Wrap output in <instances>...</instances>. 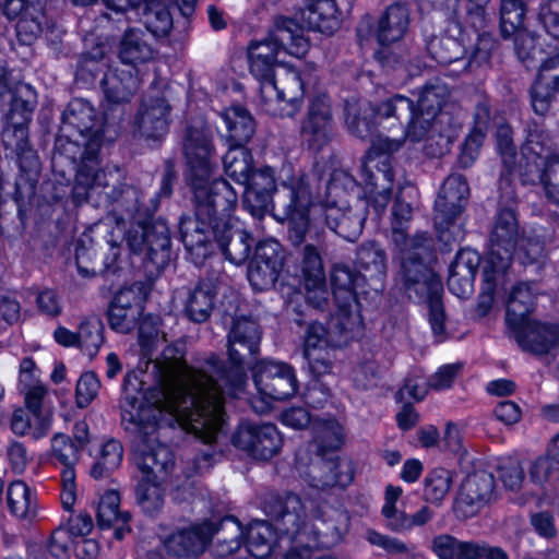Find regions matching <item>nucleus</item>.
Here are the masks:
<instances>
[{"instance_id":"44","label":"nucleus","mask_w":559,"mask_h":559,"mask_svg":"<svg viewBox=\"0 0 559 559\" xmlns=\"http://www.w3.org/2000/svg\"><path fill=\"white\" fill-rule=\"evenodd\" d=\"M229 148L223 157V166L227 176L237 183L249 182L253 170V158L251 152L242 144H228Z\"/></svg>"},{"instance_id":"22","label":"nucleus","mask_w":559,"mask_h":559,"mask_svg":"<svg viewBox=\"0 0 559 559\" xmlns=\"http://www.w3.org/2000/svg\"><path fill=\"white\" fill-rule=\"evenodd\" d=\"M516 237L518 222L514 213L501 210L490 234L489 251L484 263L498 266L500 272L510 270Z\"/></svg>"},{"instance_id":"48","label":"nucleus","mask_w":559,"mask_h":559,"mask_svg":"<svg viewBox=\"0 0 559 559\" xmlns=\"http://www.w3.org/2000/svg\"><path fill=\"white\" fill-rule=\"evenodd\" d=\"M122 457L123 449L119 441L109 439L103 442L90 471L91 476L95 479L106 477L120 466Z\"/></svg>"},{"instance_id":"3","label":"nucleus","mask_w":559,"mask_h":559,"mask_svg":"<svg viewBox=\"0 0 559 559\" xmlns=\"http://www.w3.org/2000/svg\"><path fill=\"white\" fill-rule=\"evenodd\" d=\"M183 151L189 167V182L199 215L227 225L238 200L237 192L223 178L211 180L216 164L210 128L200 122L188 128Z\"/></svg>"},{"instance_id":"5","label":"nucleus","mask_w":559,"mask_h":559,"mask_svg":"<svg viewBox=\"0 0 559 559\" xmlns=\"http://www.w3.org/2000/svg\"><path fill=\"white\" fill-rule=\"evenodd\" d=\"M277 504L267 512L278 518L280 542L292 535L295 543L285 559H312V548H330L338 544L347 532L348 519L343 512L330 509L323 513L326 518L317 516L312 523L304 521L301 524L304 504L298 496L288 493Z\"/></svg>"},{"instance_id":"40","label":"nucleus","mask_w":559,"mask_h":559,"mask_svg":"<svg viewBox=\"0 0 559 559\" xmlns=\"http://www.w3.org/2000/svg\"><path fill=\"white\" fill-rule=\"evenodd\" d=\"M216 241L227 260L241 264L249 258L253 238L245 230L231 229L228 221L226 226L221 225Z\"/></svg>"},{"instance_id":"58","label":"nucleus","mask_w":559,"mask_h":559,"mask_svg":"<svg viewBox=\"0 0 559 559\" xmlns=\"http://www.w3.org/2000/svg\"><path fill=\"white\" fill-rule=\"evenodd\" d=\"M525 12V4L522 0H501L500 28L504 38L513 36L514 33L523 28Z\"/></svg>"},{"instance_id":"2","label":"nucleus","mask_w":559,"mask_h":559,"mask_svg":"<svg viewBox=\"0 0 559 559\" xmlns=\"http://www.w3.org/2000/svg\"><path fill=\"white\" fill-rule=\"evenodd\" d=\"M261 330L259 324L247 317H237L228 332V360L230 367L216 356L211 355L202 367L194 368L187 365L179 345L167 347L163 359L156 362L152 372L157 379H176L190 377L197 380L194 384H218L226 381L233 384L243 374V357L237 345L246 348L250 355L259 353Z\"/></svg>"},{"instance_id":"39","label":"nucleus","mask_w":559,"mask_h":559,"mask_svg":"<svg viewBox=\"0 0 559 559\" xmlns=\"http://www.w3.org/2000/svg\"><path fill=\"white\" fill-rule=\"evenodd\" d=\"M488 2L468 0L465 10H462L460 0H444V11L448 19L454 23L459 29L469 26L476 32L483 31L488 23L486 5Z\"/></svg>"},{"instance_id":"14","label":"nucleus","mask_w":559,"mask_h":559,"mask_svg":"<svg viewBox=\"0 0 559 559\" xmlns=\"http://www.w3.org/2000/svg\"><path fill=\"white\" fill-rule=\"evenodd\" d=\"M260 94L265 111L274 116H293L304 97V82L296 70L286 69L276 80L264 81Z\"/></svg>"},{"instance_id":"29","label":"nucleus","mask_w":559,"mask_h":559,"mask_svg":"<svg viewBox=\"0 0 559 559\" xmlns=\"http://www.w3.org/2000/svg\"><path fill=\"white\" fill-rule=\"evenodd\" d=\"M44 0H5L3 13L17 19L16 36L21 44L31 45L43 32L45 21Z\"/></svg>"},{"instance_id":"64","label":"nucleus","mask_w":559,"mask_h":559,"mask_svg":"<svg viewBox=\"0 0 559 559\" xmlns=\"http://www.w3.org/2000/svg\"><path fill=\"white\" fill-rule=\"evenodd\" d=\"M56 396L64 407H87L97 396L95 386H63L57 391Z\"/></svg>"},{"instance_id":"16","label":"nucleus","mask_w":559,"mask_h":559,"mask_svg":"<svg viewBox=\"0 0 559 559\" xmlns=\"http://www.w3.org/2000/svg\"><path fill=\"white\" fill-rule=\"evenodd\" d=\"M468 195L469 188L464 176L460 174L448 176L435 201L433 222L441 238L463 211Z\"/></svg>"},{"instance_id":"32","label":"nucleus","mask_w":559,"mask_h":559,"mask_svg":"<svg viewBox=\"0 0 559 559\" xmlns=\"http://www.w3.org/2000/svg\"><path fill=\"white\" fill-rule=\"evenodd\" d=\"M140 286L133 285L120 289L108 310V322L112 330L129 333L136 324L143 311Z\"/></svg>"},{"instance_id":"62","label":"nucleus","mask_w":559,"mask_h":559,"mask_svg":"<svg viewBox=\"0 0 559 559\" xmlns=\"http://www.w3.org/2000/svg\"><path fill=\"white\" fill-rule=\"evenodd\" d=\"M25 405L32 416L52 419L51 394L46 386H27L23 392Z\"/></svg>"},{"instance_id":"10","label":"nucleus","mask_w":559,"mask_h":559,"mask_svg":"<svg viewBox=\"0 0 559 559\" xmlns=\"http://www.w3.org/2000/svg\"><path fill=\"white\" fill-rule=\"evenodd\" d=\"M162 321L157 316H145L139 326V345L141 347L143 356L146 360L139 362L136 368L129 371L124 377V384H132L139 382V384H147L148 382H155V384H194L197 380L190 377H178L176 379H157L153 376V366L163 359V354L159 358L151 359L153 353L163 343L168 342L167 333L160 329ZM173 345H179V348L183 350L182 344L175 342L167 345L163 350ZM164 353V352H162ZM185 355V352H182Z\"/></svg>"},{"instance_id":"45","label":"nucleus","mask_w":559,"mask_h":559,"mask_svg":"<svg viewBox=\"0 0 559 559\" xmlns=\"http://www.w3.org/2000/svg\"><path fill=\"white\" fill-rule=\"evenodd\" d=\"M427 50L431 58L438 63L449 66L455 62L464 63V55L466 52L463 37L455 38L444 35L431 38L427 44Z\"/></svg>"},{"instance_id":"9","label":"nucleus","mask_w":559,"mask_h":559,"mask_svg":"<svg viewBox=\"0 0 559 559\" xmlns=\"http://www.w3.org/2000/svg\"><path fill=\"white\" fill-rule=\"evenodd\" d=\"M343 187L355 189L357 183L346 174L335 175L326 188L330 200L323 205V214L332 231L348 241H354L364 228L366 203L355 197V204L350 205L348 200L341 195Z\"/></svg>"},{"instance_id":"18","label":"nucleus","mask_w":559,"mask_h":559,"mask_svg":"<svg viewBox=\"0 0 559 559\" xmlns=\"http://www.w3.org/2000/svg\"><path fill=\"white\" fill-rule=\"evenodd\" d=\"M171 105L165 91L151 90L142 99L135 115L136 131L146 139H159L168 130Z\"/></svg>"},{"instance_id":"20","label":"nucleus","mask_w":559,"mask_h":559,"mask_svg":"<svg viewBox=\"0 0 559 559\" xmlns=\"http://www.w3.org/2000/svg\"><path fill=\"white\" fill-rule=\"evenodd\" d=\"M381 114L393 117L397 120L407 118V126L404 131V140L413 143L428 140L437 131L438 120L415 110L414 102L403 95H395L383 102L380 108Z\"/></svg>"},{"instance_id":"24","label":"nucleus","mask_w":559,"mask_h":559,"mask_svg":"<svg viewBox=\"0 0 559 559\" xmlns=\"http://www.w3.org/2000/svg\"><path fill=\"white\" fill-rule=\"evenodd\" d=\"M299 269L307 301L322 309L329 300V290L321 253L316 246L306 245L302 248Z\"/></svg>"},{"instance_id":"21","label":"nucleus","mask_w":559,"mask_h":559,"mask_svg":"<svg viewBox=\"0 0 559 559\" xmlns=\"http://www.w3.org/2000/svg\"><path fill=\"white\" fill-rule=\"evenodd\" d=\"M234 444L255 460L266 461L276 455L282 437L274 425L241 424L233 438Z\"/></svg>"},{"instance_id":"46","label":"nucleus","mask_w":559,"mask_h":559,"mask_svg":"<svg viewBox=\"0 0 559 559\" xmlns=\"http://www.w3.org/2000/svg\"><path fill=\"white\" fill-rule=\"evenodd\" d=\"M254 384L263 382L278 381L289 384L296 383V373L294 368L284 361L274 359H260L251 366Z\"/></svg>"},{"instance_id":"19","label":"nucleus","mask_w":559,"mask_h":559,"mask_svg":"<svg viewBox=\"0 0 559 559\" xmlns=\"http://www.w3.org/2000/svg\"><path fill=\"white\" fill-rule=\"evenodd\" d=\"M495 498V479L492 474L486 471H477L466 476L461 485L454 503V512L457 518L468 519Z\"/></svg>"},{"instance_id":"27","label":"nucleus","mask_w":559,"mask_h":559,"mask_svg":"<svg viewBox=\"0 0 559 559\" xmlns=\"http://www.w3.org/2000/svg\"><path fill=\"white\" fill-rule=\"evenodd\" d=\"M332 106L324 93L309 98L307 116L301 124V135L309 146L320 148L331 140Z\"/></svg>"},{"instance_id":"13","label":"nucleus","mask_w":559,"mask_h":559,"mask_svg":"<svg viewBox=\"0 0 559 559\" xmlns=\"http://www.w3.org/2000/svg\"><path fill=\"white\" fill-rule=\"evenodd\" d=\"M413 209L397 194L392 206L391 233L392 241L399 250L402 272L413 271L416 264H425L424 255L428 252V236L417 233L408 237L406 231L412 221Z\"/></svg>"},{"instance_id":"52","label":"nucleus","mask_w":559,"mask_h":559,"mask_svg":"<svg viewBox=\"0 0 559 559\" xmlns=\"http://www.w3.org/2000/svg\"><path fill=\"white\" fill-rule=\"evenodd\" d=\"M449 96L450 92L444 83L436 82L427 84L420 92L415 110L439 120V117L442 115V108L445 106Z\"/></svg>"},{"instance_id":"36","label":"nucleus","mask_w":559,"mask_h":559,"mask_svg":"<svg viewBox=\"0 0 559 559\" xmlns=\"http://www.w3.org/2000/svg\"><path fill=\"white\" fill-rule=\"evenodd\" d=\"M356 265L364 282H370L372 290L382 289V280L386 274V255L380 246L374 242L361 245L356 254Z\"/></svg>"},{"instance_id":"8","label":"nucleus","mask_w":559,"mask_h":559,"mask_svg":"<svg viewBox=\"0 0 559 559\" xmlns=\"http://www.w3.org/2000/svg\"><path fill=\"white\" fill-rule=\"evenodd\" d=\"M551 145L549 134L536 122L530 123L522 147L525 164L519 165V173L524 183H533L538 179L547 199L559 205V155H546Z\"/></svg>"},{"instance_id":"1","label":"nucleus","mask_w":559,"mask_h":559,"mask_svg":"<svg viewBox=\"0 0 559 559\" xmlns=\"http://www.w3.org/2000/svg\"><path fill=\"white\" fill-rule=\"evenodd\" d=\"M224 393L222 386H123L121 421L134 438L135 461L143 474L136 499L144 512L160 510L159 480L174 465L158 432L178 426L204 442H213L225 423Z\"/></svg>"},{"instance_id":"12","label":"nucleus","mask_w":559,"mask_h":559,"mask_svg":"<svg viewBox=\"0 0 559 559\" xmlns=\"http://www.w3.org/2000/svg\"><path fill=\"white\" fill-rule=\"evenodd\" d=\"M36 103L35 91L31 86H23L17 91L15 102L0 111V119L3 121V145L20 158L31 153L28 124Z\"/></svg>"},{"instance_id":"54","label":"nucleus","mask_w":559,"mask_h":559,"mask_svg":"<svg viewBox=\"0 0 559 559\" xmlns=\"http://www.w3.org/2000/svg\"><path fill=\"white\" fill-rule=\"evenodd\" d=\"M497 151L501 158V181L510 182L511 176L516 169V150L513 143L512 130L509 124L498 126L496 131Z\"/></svg>"},{"instance_id":"55","label":"nucleus","mask_w":559,"mask_h":559,"mask_svg":"<svg viewBox=\"0 0 559 559\" xmlns=\"http://www.w3.org/2000/svg\"><path fill=\"white\" fill-rule=\"evenodd\" d=\"M312 433L323 452L338 450L345 440L344 429L335 419H317L312 425Z\"/></svg>"},{"instance_id":"35","label":"nucleus","mask_w":559,"mask_h":559,"mask_svg":"<svg viewBox=\"0 0 559 559\" xmlns=\"http://www.w3.org/2000/svg\"><path fill=\"white\" fill-rule=\"evenodd\" d=\"M299 11L301 28L331 35L340 26V13L335 0H311Z\"/></svg>"},{"instance_id":"23","label":"nucleus","mask_w":559,"mask_h":559,"mask_svg":"<svg viewBox=\"0 0 559 559\" xmlns=\"http://www.w3.org/2000/svg\"><path fill=\"white\" fill-rule=\"evenodd\" d=\"M284 254L275 240L258 243L248 269V280L257 290H265L274 285L282 269Z\"/></svg>"},{"instance_id":"43","label":"nucleus","mask_w":559,"mask_h":559,"mask_svg":"<svg viewBox=\"0 0 559 559\" xmlns=\"http://www.w3.org/2000/svg\"><path fill=\"white\" fill-rule=\"evenodd\" d=\"M216 290L212 283L200 282L188 295L185 311L194 322H204L214 309Z\"/></svg>"},{"instance_id":"42","label":"nucleus","mask_w":559,"mask_h":559,"mask_svg":"<svg viewBox=\"0 0 559 559\" xmlns=\"http://www.w3.org/2000/svg\"><path fill=\"white\" fill-rule=\"evenodd\" d=\"M120 496L116 490L106 491L99 501L97 521L102 527L115 526V537L121 539L127 531L130 519L127 512L119 511Z\"/></svg>"},{"instance_id":"63","label":"nucleus","mask_w":559,"mask_h":559,"mask_svg":"<svg viewBox=\"0 0 559 559\" xmlns=\"http://www.w3.org/2000/svg\"><path fill=\"white\" fill-rule=\"evenodd\" d=\"M496 48V39L487 32L478 34L476 44L474 45L471 53L464 59L463 69L474 70L481 66L489 63L491 53Z\"/></svg>"},{"instance_id":"33","label":"nucleus","mask_w":559,"mask_h":559,"mask_svg":"<svg viewBox=\"0 0 559 559\" xmlns=\"http://www.w3.org/2000/svg\"><path fill=\"white\" fill-rule=\"evenodd\" d=\"M504 294L506 323L508 328H516L534 311L538 288L535 283L520 282L510 287Z\"/></svg>"},{"instance_id":"17","label":"nucleus","mask_w":559,"mask_h":559,"mask_svg":"<svg viewBox=\"0 0 559 559\" xmlns=\"http://www.w3.org/2000/svg\"><path fill=\"white\" fill-rule=\"evenodd\" d=\"M283 194L288 201L284 203L285 219L289 222L295 238L300 241L309 225V212L314 206L313 195L310 183L306 176L292 178L289 183L283 185V190L278 192V197Z\"/></svg>"},{"instance_id":"15","label":"nucleus","mask_w":559,"mask_h":559,"mask_svg":"<svg viewBox=\"0 0 559 559\" xmlns=\"http://www.w3.org/2000/svg\"><path fill=\"white\" fill-rule=\"evenodd\" d=\"M404 286L418 297H426L429 308V322L433 334L441 337L444 333L445 313L441 301L442 283L438 275L426 264H416L413 271L402 272Z\"/></svg>"},{"instance_id":"49","label":"nucleus","mask_w":559,"mask_h":559,"mask_svg":"<svg viewBox=\"0 0 559 559\" xmlns=\"http://www.w3.org/2000/svg\"><path fill=\"white\" fill-rule=\"evenodd\" d=\"M78 347L90 358H94L104 344V325L99 318L92 316L81 321L78 330Z\"/></svg>"},{"instance_id":"38","label":"nucleus","mask_w":559,"mask_h":559,"mask_svg":"<svg viewBox=\"0 0 559 559\" xmlns=\"http://www.w3.org/2000/svg\"><path fill=\"white\" fill-rule=\"evenodd\" d=\"M221 119L226 130L223 136L228 144L246 145L255 132V123L251 114L240 105L224 109Z\"/></svg>"},{"instance_id":"47","label":"nucleus","mask_w":559,"mask_h":559,"mask_svg":"<svg viewBox=\"0 0 559 559\" xmlns=\"http://www.w3.org/2000/svg\"><path fill=\"white\" fill-rule=\"evenodd\" d=\"M275 532L265 521H254L247 530V549L257 559H266L273 549Z\"/></svg>"},{"instance_id":"28","label":"nucleus","mask_w":559,"mask_h":559,"mask_svg":"<svg viewBox=\"0 0 559 559\" xmlns=\"http://www.w3.org/2000/svg\"><path fill=\"white\" fill-rule=\"evenodd\" d=\"M221 225L216 218L207 219L206 215H199L197 206L194 216L181 218V240L187 251L194 257L195 263H200L210 255V234L212 233L216 238L221 231Z\"/></svg>"},{"instance_id":"25","label":"nucleus","mask_w":559,"mask_h":559,"mask_svg":"<svg viewBox=\"0 0 559 559\" xmlns=\"http://www.w3.org/2000/svg\"><path fill=\"white\" fill-rule=\"evenodd\" d=\"M50 456L63 466L60 500L63 509L70 511L76 501L74 465L79 460V450L68 436L56 433L50 441Z\"/></svg>"},{"instance_id":"37","label":"nucleus","mask_w":559,"mask_h":559,"mask_svg":"<svg viewBox=\"0 0 559 559\" xmlns=\"http://www.w3.org/2000/svg\"><path fill=\"white\" fill-rule=\"evenodd\" d=\"M409 27V11L402 3L389 5L378 20L376 38L381 46L399 43Z\"/></svg>"},{"instance_id":"34","label":"nucleus","mask_w":559,"mask_h":559,"mask_svg":"<svg viewBox=\"0 0 559 559\" xmlns=\"http://www.w3.org/2000/svg\"><path fill=\"white\" fill-rule=\"evenodd\" d=\"M156 52L152 37L141 28L127 29L119 41L118 57L124 64L147 63L155 59Z\"/></svg>"},{"instance_id":"26","label":"nucleus","mask_w":559,"mask_h":559,"mask_svg":"<svg viewBox=\"0 0 559 559\" xmlns=\"http://www.w3.org/2000/svg\"><path fill=\"white\" fill-rule=\"evenodd\" d=\"M96 171L98 174H104L105 177L102 178L104 185L95 190L90 189L88 195L84 200L76 199L73 190V201L76 204H81L83 202L93 200L96 204L114 205L116 210H121L130 216H134L136 213L140 212H143L145 214L150 212V209L145 207L144 204L142 203L141 192L138 191L134 187L123 183L118 188H112L110 191H107V174L105 170H102L99 168V163H97Z\"/></svg>"},{"instance_id":"60","label":"nucleus","mask_w":559,"mask_h":559,"mask_svg":"<svg viewBox=\"0 0 559 559\" xmlns=\"http://www.w3.org/2000/svg\"><path fill=\"white\" fill-rule=\"evenodd\" d=\"M378 61L385 70H402L408 72L412 53L407 47L399 43L393 45L381 46L376 55Z\"/></svg>"},{"instance_id":"50","label":"nucleus","mask_w":559,"mask_h":559,"mask_svg":"<svg viewBox=\"0 0 559 559\" xmlns=\"http://www.w3.org/2000/svg\"><path fill=\"white\" fill-rule=\"evenodd\" d=\"M331 282L336 299L354 300L359 292L365 293L364 280L347 265H335L331 274Z\"/></svg>"},{"instance_id":"11","label":"nucleus","mask_w":559,"mask_h":559,"mask_svg":"<svg viewBox=\"0 0 559 559\" xmlns=\"http://www.w3.org/2000/svg\"><path fill=\"white\" fill-rule=\"evenodd\" d=\"M107 46L97 44L81 60V70L96 76L104 72L102 87L106 99L112 104L130 102L138 92L141 81L134 70L109 67L106 60Z\"/></svg>"},{"instance_id":"30","label":"nucleus","mask_w":559,"mask_h":559,"mask_svg":"<svg viewBox=\"0 0 559 559\" xmlns=\"http://www.w3.org/2000/svg\"><path fill=\"white\" fill-rule=\"evenodd\" d=\"M218 527L209 521L178 528L166 539L164 545L168 552L178 557L199 556L211 543Z\"/></svg>"},{"instance_id":"57","label":"nucleus","mask_w":559,"mask_h":559,"mask_svg":"<svg viewBox=\"0 0 559 559\" xmlns=\"http://www.w3.org/2000/svg\"><path fill=\"white\" fill-rule=\"evenodd\" d=\"M252 391L248 394L249 403L257 413H267L277 402H283L296 393V386H289L288 391L277 392L276 386H251Z\"/></svg>"},{"instance_id":"7","label":"nucleus","mask_w":559,"mask_h":559,"mask_svg":"<svg viewBox=\"0 0 559 559\" xmlns=\"http://www.w3.org/2000/svg\"><path fill=\"white\" fill-rule=\"evenodd\" d=\"M304 28L289 17L277 16L267 36L261 40L251 41L248 47L250 73L260 82L274 78L276 57L281 50L301 58L309 49V41L302 34Z\"/></svg>"},{"instance_id":"59","label":"nucleus","mask_w":559,"mask_h":559,"mask_svg":"<svg viewBox=\"0 0 559 559\" xmlns=\"http://www.w3.org/2000/svg\"><path fill=\"white\" fill-rule=\"evenodd\" d=\"M451 486V472L444 468H436L425 478L424 497L428 502L440 504L448 496Z\"/></svg>"},{"instance_id":"41","label":"nucleus","mask_w":559,"mask_h":559,"mask_svg":"<svg viewBox=\"0 0 559 559\" xmlns=\"http://www.w3.org/2000/svg\"><path fill=\"white\" fill-rule=\"evenodd\" d=\"M481 274L483 286L476 309L480 316H486L491 310L496 298L507 292L509 270L500 272L498 266L484 263Z\"/></svg>"},{"instance_id":"56","label":"nucleus","mask_w":559,"mask_h":559,"mask_svg":"<svg viewBox=\"0 0 559 559\" xmlns=\"http://www.w3.org/2000/svg\"><path fill=\"white\" fill-rule=\"evenodd\" d=\"M7 502L11 513L26 519L35 512V499L31 488L22 480L12 481L7 491Z\"/></svg>"},{"instance_id":"31","label":"nucleus","mask_w":559,"mask_h":559,"mask_svg":"<svg viewBox=\"0 0 559 559\" xmlns=\"http://www.w3.org/2000/svg\"><path fill=\"white\" fill-rule=\"evenodd\" d=\"M520 347L535 355H543L559 345V325L526 319L516 328H508Z\"/></svg>"},{"instance_id":"53","label":"nucleus","mask_w":559,"mask_h":559,"mask_svg":"<svg viewBox=\"0 0 559 559\" xmlns=\"http://www.w3.org/2000/svg\"><path fill=\"white\" fill-rule=\"evenodd\" d=\"M11 428L15 435H29L33 439L38 440L50 431L51 418L32 416L28 411L19 408L12 415Z\"/></svg>"},{"instance_id":"4","label":"nucleus","mask_w":559,"mask_h":559,"mask_svg":"<svg viewBox=\"0 0 559 559\" xmlns=\"http://www.w3.org/2000/svg\"><path fill=\"white\" fill-rule=\"evenodd\" d=\"M383 103L373 107L361 99L346 100L345 122L349 132L362 140L371 142L372 150L379 152L378 159L369 158L364 167V176L368 189V202L377 215L384 213L392 193L394 173L390 154L399 151L403 141L391 139L381 133L376 134V128L382 119L388 118L379 112Z\"/></svg>"},{"instance_id":"6","label":"nucleus","mask_w":559,"mask_h":559,"mask_svg":"<svg viewBox=\"0 0 559 559\" xmlns=\"http://www.w3.org/2000/svg\"><path fill=\"white\" fill-rule=\"evenodd\" d=\"M62 130L73 144L83 148L80 155L82 164L75 177L74 195L84 200L90 189L95 190L104 185L102 178L105 177L96 171L103 135L93 106L82 98L71 100L63 114Z\"/></svg>"},{"instance_id":"51","label":"nucleus","mask_w":559,"mask_h":559,"mask_svg":"<svg viewBox=\"0 0 559 559\" xmlns=\"http://www.w3.org/2000/svg\"><path fill=\"white\" fill-rule=\"evenodd\" d=\"M146 239L145 253L147 258L157 264H164L170 257L169 229L164 222L150 224V233Z\"/></svg>"},{"instance_id":"61","label":"nucleus","mask_w":559,"mask_h":559,"mask_svg":"<svg viewBox=\"0 0 559 559\" xmlns=\"http://www.w3.org/2000/svg\"><path fill=\"white\" fill-rule=\"evenodd\" d=\"M559 86L552 81L537 76L531 88V103L535 114L544 116L548 112Z\"/></svg>"}]
</instances>
